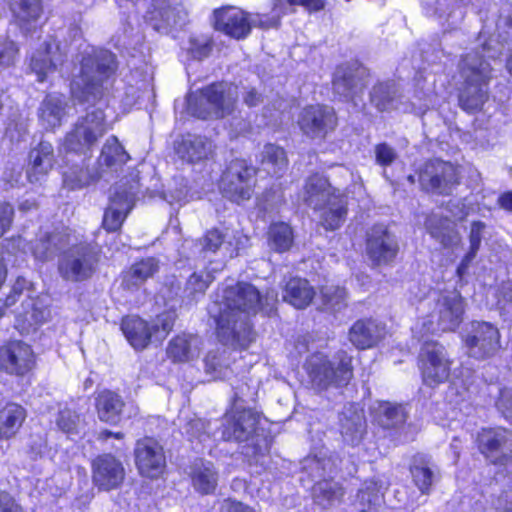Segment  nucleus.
Wrapping results in <instances>:
<instances>
[{"instance_id": "nucleus-1", "label": "nucleus", "mask_w": 512, "mask_h": 512, "mask_svg": "<svg viewBox=\"0 0 512 512\" xmlns=\"http://www.w3.org/2000/svg\"><path fill=\"white\" fill-rule=\"evenodd\" d=\"M117 70L115 55L102 48L89 47L83 51L80 73L71 83V93L79 103L98 104L88 109L64 141L68 152L87 155L93 146L109 130L105 120L101 98L108 89Z\"/></svg>"}, {"instance_id": "nucleus-2", "label": "nucleus", "mask_w": 512, "mask_h": 512, "mask_svg": "<svg viewBox=\"0 0 512 512\" xmlns=\"http://www.w3.org/2000/svg\"><path fill=\"white\" fill-rule=\"evenodd\" d=\"M275 297L263 298L255 286L245 282L223 288L208 307L219 340L225 345L246 348L254 339L250 317L264 309V301L268 304Z\"/></svg>"}, {"instance_id": "nucleus-3", "label": "nucleus", "mask_w": 512, "mask_h": 512, "mask_svg": "<svg viewBox=\"0 0 512 512\" xmlns=\"http://www.w3.org/2000/svg\"><path fill=\"white\" fill-rule=\"evenodd\" d=\"M259 414L251 409L235 406L223 418L221 437L226 441L251 442L243 451L251 463L265 467L270 444L266 436L258 433Z\"/></svg>"}, {"instance_id": "nucleus-4", "label": "nucleus", "mask_w": 512, "mask_h": 512, "mask_svg": "<svg viewBox=\"0 0 512 512\" xmlns=\"http://www.w3.org/2000/svg\"><path fill=\"white\" fill-rule=\"evenodd\" d=\"M491 66L478 52L466 55L460 64L464 80L459 94L461 108L469 113L480 111L489 99Z\"/></svg>"}, {"instance_id": "nucleus-5", "label": "nucleus", "mask_w": 512, "mask_h": 512, "mask_svg": "<svg viewBox=\"0 0 512 512\" xmlns=\"http://www.w3.org/2000/svg\"><path fill=\"white\" fill-rule=\"evenodd\" d=\"M238 87L232 83H212L187 97L188 112L200 119H221L233 113Z\"/></svg>"}, {"instance_id": "nucleus-6", "label": "nucleus", "mask_w": 512, "mask_h": 512, "mask_svg": "<svg viewBox=\"0 0 512 512\" xmlns=\"http://www.w3.org/2000/svg\"><path fill=\"white\" fill-rule=\"evenodd\" d=\"M305 370L312 387L319 391L347 385L353 377L352 358L345 351L337 352L333 359L314 353L306 360Z\"/></svg>"}, {"instance_id": "nucleus-7", "label": "nucleus", "mask_w": 512, "mask_h": 512, "mask_svg": "<svg viewBox=\"0 0 512 512\" xmlns=\"http://www.w3.org/2000/svg\"><path fill=\"white\" fill-rule=\"evenodd\" d=\"M176 314L167 311L159 314L151 322L137 316L122 319L121 330L130 345L136 350H143L152 341L161 342L173 329Z\"/></svg>"}, {"instance_id": "nucleus-8", "label": "nucleus", "mask_w": 512, "mask_h": 512, "mask_svg": "<svg viewBox=\"0 0 512 512\" xmlns=\"http://www.w3.org/2000/svg\"><path fill=\"white\" fill-rule=\"evenodd\" d=\"M98 261V253L91 244L72 245L60 256L58 272L68 282L86 281L96 272Z\"/></svg>"}, {"instance_id": "nucleus-9", "label": "nucleus", "mask_w": 512, "mask_h": 512, "mask_svg": "<svg viewBox=\"0 0 512 512\" xmlns=\"http://www.w3.org/2000/svg\"><path fill=\"white\" fill-rule=\"evenodd\" d=\"M255 175V168L246 160L231 161L220 181L223 196L238 204L249 200L255 186Z\"/></svg>"}, {"instance_id": "nucleus-10", "label": "nucleus", "mask_w": 512, "mask_h": 512, "mask_svg": "<svg viewBox=\"0 0 512 512\" xmlns=\"http://www.w3.org/2000/svg\"><path fill=\"white\" fill-rule=\"evenodd\" d=\"M76 237L68 228L53 233L41 232L34 242H27L22 236L14 240L17 247L24 253L30 251L32 255L41 261L48 260L65 245H70Z\"/></svg>"}, {"instance_id": "nucleus-11", "label": "nucleus", "mask_w": 512, "mask_h": 512, "mask_svg": "<svg viewBox=\"0 0 512 512\" xmlns=\"http://www.w3.org/2000/svg\"><path fill=\"white\" fill-rule=\"evenodd\" d=\"M298 125L303 134L312 139H323L337 125V118L332 108L311 105L302 109L298 116Z\"/></svg>"}, {"instance_id": "nucleus-12", "label": "nucleus", "mask_w": 512, "mask_h": 512, "mask_svg": "<svg viewBox=\"0 0 512 512\" xmlns=\"http://www.w3.org/2000/svg\"><path fill=\"white\" fill-rule=\"evenodd\" d=\"M215 28L235 39L250 34L252 26L259 27L256 14H248L240 8L228 6L214 11Z\"/></svg>"}, {"instance_id": "nucleus-13", "label": "nucleus", "mask_w": 512, "mask_h": 512, "mask_svg": "<svg viewBox=\"0 0 512 512\" xmlns=\"http://www.w3.org/2000/svg\"><path fill=\"white\" fill-rule=\"evenodd\" d=\"M67 46L54 37H49L40 48L33 53L30 60V69L37 75L39 82H43L47 75L58 69L67 59Z\"/></svg>"}, {"instance_id": "nucleus-14", "label": "nucleus", "mask_w": 512, "mask_h": 512, "mask_svg": "<svg viewBox=\"0 0 512 512\" xmlns=\"http://www.w3.org/2000/svg\"><path fill=\"white\" fill-rule=\"evenodd\" d=\"M35 366L32 348L22 341H12L0 347V370L11 375L23 376Z\"/></svg>"}, {"instance_id": "nucleus-15", "label": "nucleus", "mask_w": 512, "mask_h": 512, "mask_svg": "<svg viewBox=\"0 0 512 512\" xmlns=\"http://www.w3.org/2000/svg\"><path fill=\"white\" fill-rule=\"evenodd\" d=\"M465 344L470 356L477 359L490 357L500 348L499 331L486 322L473 323L471 334L465 337Z\"/></svg>"}, {"instance_id": "nucleus-16", "label": "nucleus", "mask_w": 512, "mask_h": 512, "mask_svg": "<svg viewBox=\"0 0 512 512\" xmlns=\"http://www.w3.org/2000/svg\"><path fill=\"white\" fill-rule=\"evenodd\" d=\"M153 7L151 20L158 32L167 33L187 23L188 10L182 0H153Z\"/></svg>"}, {"instance_id": "nucleus-17", "label": "nucleus", "mask_w": 512, "mask_h": 512, "mask_svg": "<svg viewBox=\"0 0 512 512\" xmlns=\"http://www.w3.org/2000/svg\"><path fill=\"white\" fill-rule=\"evenodd\" d=\"M135 462L142 475L158 477L166 465L162 446L152 438L138 440L135 447Z\"/></svg>"}, {"instance_id": "nucleus-18", "label": "nucleus", "mask_w": 512, "mask_h": 512, "mask_svg": "<svg viewBox=\"0 0 512 512\" xmlns=\"http://www.w3.org/2000/svg\"><path fill=\"white\" fill-rule=\"evenodd\" d=\"M125 470L120 460L111 454H103L92 461V480L100 490L117 488L124 480Z\"/></svg>"}, {"instance_id": "nucleus-19", "label": "nucleus", "mask_w": 512, "mask_h": 512, "mask_svg": "<svg viewBox=\"0 0 512 512\" xmlns=\"http://www.w3.org/2000/svg\"><path fill=\"white\" fill-rule=\"evenodd\" d=\"M366 250L374 263L386 264L395 258L398 246L396 239L384 225H375L367 235Z\"/></svg>"}, {"instance_id": "nucleus-20", "label": "nucleus", "mask_w": 512, "mask_h": 512, "mask_svg": "<svg viewBox=\"0 0 512 512\" xmlns=\"http://www.w3.org/2000/svg\"><path fill=\"white\" fill-rule=\"evenodd\" d=\"M134 204V193L127 189L115 187L111 193L110 203L105 210L102 225L107 231H117L123 224Z\"/></svg>"}, {"instance_id": "nucleus-21", "label": "nucleus", "mask_w": 512, "mask_h": 512, "mask_svg": "<svg viewBox=\"0 0 512 512\" xmlns=\"http://www.w3.org/2000/svg\"><path fill=\"white\" fill-rule=\"evenodd\" d=\"M442 346L427 343L421 350L420 361L423 380L428 385H434L448 378L447 364L443 361Z\"/></svg>"}, {"instance_id": "nucleus-22", "label": "nucleus", "mask_w": 512, "mask_h": 512, "mask_svg": "<svg viewBox=\"0 0 512 512\" xmlns=\"http://www.w3.org/2000/svg\"><path fill=\"white\" fill-rule=\"evenodd\" d=\"M480 452L493 464L512 448V434L505 429H485L478 435Z\"/></svg>"}, {"instance_id": "nucleus-23", "label": "nucleus", "mask_w": 512, "mask_h": 512, "mask_svg": "<svg viewBox=\"0 0 512 512\" xmlns=\"http://www.w3.org/2000/svg\"><path fill=\"white\" fill-rule=\"evenodd\" d=\"M339 422L343 442L352 447L358 446L366 433V420L363 411L350 405L341 413Z\"/></svg>"}, {"instance_id": "nucleus-24", "label": "nucleus", "mask_w": 512, "mask_h": 512, "mask_svg": "<svg viewBox=\"0 0 512 512\" xmlns=\"http://www.w3.org/2000/svg\"><path fill=\"white\" fill-rule=\"evenodd\" d=\"M338 193L340 192L333 188L325 177L315 174L307 179L302 198L308 206L317 211L333 201Z\"/></svg>"}, {"instance_id": "nucleus-25", "label": "nucleus", "mask_w": 512, "mask_h": 512, "mask_svg": "<svg viewBox=\"0 0 512 512\" xmlns=\"http://www.w3.org/2000/svg\"><path fill=\"white\" fill-rule=\"evenodd\" d=\"M386 333V327L381 322L364 319L353 324L349 331V339L358 349H368L378 344Z\"/></svg>"}, {"instance_id": "nucleus-26", "label": "nucleus", "mask_w": 512, "mask_h": 512, "mask_svg": "<svg viewBox=\"0 0 512 512\" xmlns=\"http://www.w3.org/2000/svg\"><path fill=\"white\" fill-rule=\"evenodd\" d=\"M176 153L187 163H200L210 159L214 153L213 142L200 135H187L178 143Z\"/></svg>"}, {"instance_id": "nucleus-27", "label": "nucleus", "mask_w": 512, "mask_h": 512, "mask_svg": "<svg viewBox=\"0 0 512 512\" xmlns=\"http://www.w3.org/2000/svg\"><path fill=\"white\" fill-rule=\"evenodd\" d=\"M202 346L201 339L193 334L182 333L173 337L167 346L166 353L173 362H188L197 358Z\"/></svg>"}, {"instance_id": "nucleus-28", "label": "nucleus", "mask_w": 512, "mask_h": 512, "mask_svg": "<svg viewBox=\"0 0 512 512\" xmlns=\"http://www.w3.org/2000/svg\"><path fill=\"white\" fill-rule=\"evenodd\" d=\"M447 164L439 159L426 162L419 171V183L423 190L443 194L447 185Z\"/></svg>"}, {"instance_id": "nucleus-29", "label": "nucleus", "mask_w": 512, "mask_h": 512, "mask_svg": "<svg viewBox=\"0 0 512 512\" xmlns=\"http://www.w3.org/2000/svg\"><path fill=\"white\" fill-rule=\"evenodd\" d=\"M54 152L51 143L41 141L29 153V168L27 171L30 182H38L53 167Z\"/></svg>"}, {"instance_id": "nucleus-30", "label": "nucleus", "mask_w": 512, "mask_h": 512, "mask_svg": "<svg viewBox=\"0 0 512 512\" xmlns=\"http://www.w3.org/2000/svg\"><path fill=\"white\" fill-rule=\"evenodd\" d=\"M159 270V261L154 257L143 258L123 273L122 285L129 290L138 289Z\"/></svg>"}, {"instance_id": "nucleus-31", "label": "nucleus", "mask_w": 512, "mask_h": 512, "mask_svg": "<svg viewBox=\"0 0 512 512\" xmlns=\"http://www.w3.org/2000/svg\"><path fill=\"white\" fill-rule=\"evenodd\" d=\"M10 10L16 23L25 31L35 27L43 13L41 0H12Z\"/></svg>"}, {"instance_id": "nucleus-32", "label": "nucleus", "mask_w": 512, "mask_h": 512, "mask_svg": "<svg viewBox=\"0 0 512 512\" xmlns=\"http://www.w3.org/2000/svg\"><path fill=\"white\" fill-rule=\"evenodd\" d=\"M66 98L62 94L46 96L39 108V119L45 129H53L61 125L66 115Z\"/></svg>"}, {"instance_id": "nucleus-33", "label": "nucleus", "mask_w": 512, "mask_h": 512, "mask_svg": "<svg viewBox=\"0 0 512 512\" xmlns=\"http://www.w3.org/2000/svg\"><path fill=\"white\" fill-rule=\"evenodd\" d=\"M315 296L314 288L306 279L292 278L284 289L283 299L297 309L306 308Z\"/></svg>"}, {"instance_id": "nucleus-34", "label": "nucleus", "mask_w": 512, "mask_h": 512, "mask_svg": "<svg viewBox=\"0 0 512 512\" xmlns=\"http://www.w3.org/2000/svg\"><path fill=\"white\" fill-rule=\"evenodd\" d=\"M288 161L285 151L274 144H266L260 153L259 169L272 177H280L287 169Z\"/></svg>"}, {"instance_id": "nucleus-35", "label": "nucleus", "mask_w": 512, "mask_h": 512, "mask_svg": "<svg viewBox=\"0 0 512 512\" xmlns=\"http://www.w3.org/2000/svg\"><path fill=\"white\" fill-rule=\"evenodd\" d=\"M123 407L124 402L122 398L112 391H103L96 399L99 419L110 424H117L120 421Z\"/></svg>"}, {"instance_id": "nucleus-36", "label": "nucleus", "mask_w": 512, "mask_h": 512, "mask_svg": "<svg viewBox=\"0 0 512 512\" xmlns=\"http://www.w3.org/2000/svg\"><path fill=\"white\" fill-rule=\"evenodd\" d=\"M191 478L194 488L202 493H212L217 486V473L211 462L197 460L191 468Z\"/></svg>"}, {"instance_id": "nucleus-37", "label": "nucleus", "mask_w": 512, "mask_h": 512, "mask_svg": "<svg viewBox=\"0 0 512 512\" xmlns=\"http://www.w3.org/2000/svg\"><path fill=\"white\" fill-rule=\"evenodd\" d=\"M346 197L338 193L334 200L329 202L324 208L318 209L319 218L322 226L327 230L338 229L345 221L347 214Z\"/></svg>"}, {"instance_id": "nucleus-38", "label": "nucleus", "mask_w": 512, "mask_h": 512, "mask_svg": "<svg viewBox=\"0 0 512 512\" xmlns=\"http://www.w3.org/2000/svg\"><path fill=\"white\" fill-rule=\"evenodd\" d=\"M374 420L385 429L398 428L406 421V412L402 405L379 402L373 407Z\"/></svg>"}, {"instance_id": "nucleus-39", "label": "nucleus", "mask_w": 512, "mask_h": 512, "mask_svg": "<svg viewBox=\"0 0 512 512\" xmlns=\"http://www.w3.org/2000/svg\"><path fill=\"white\" fill-rule=\"evenodd\" d=\"M204 365L206 374L212 379L227 378L232 373L230 352L226 348L209 351Z\"/></svg>"}, {"instance_id": "nucleus-40", "label": "nucleus", "mask_w": 512, "mask_h": 512, "mask_svg": "<svg viewBox=\"0 0 512 512\" xmlns=\"http://www.w3.org/2000/svg\"><path fill=\"white\" fill-rule=\"evenodd\" d=\"M401 94L394 83H380L373 87L371 101L380 111L399 109Z\"/></svg>"}, {"instance_id": "nucleus-41", "label": "nucleus", "mask_w": 512, "mask_h": 512, "mask_svg": "<svg viewBox=\"0 0 512 512\" xmlns=\"http://www.w3.org/2000/svg\"><path fill=\"white\" fill-rule=\"evenodd\" d=\"M26 418L24 408L18 404H7L0 410V438H10L21 427Z\"/></svg>"}, {"instance_id": "nucleus-42", "label": "nucleus", "mask_w": 512, "mask_h": 512, "mask_svg": "<svg viewBox=\"0 0 512 512\" xmlns=\"http://www.w3.org/2000/svg\"><path fill=\"white\" fill-rule=\"evenodd\" d=\"M129 159V154L119 143L118 138L110 136L102 148L98 162L101 166L113 168L124 165Z\"/></svg>"}, {"instance_id": "nucleus-43", "label": "nucleus", "mask_w": 512, "mask_h": 512, "mask_svg": "<svg viewBox=\"0 0 512 512\" xmlns=\"http://www.w3.org/2000/svg\"><path fill=\"white\" fill-rule=\"evenodd\" d=\"M362 89L352 70L339 67L334 75L333 90L345 99H352Z\"/></svg>"}, {"instance_id": "nucleus-44", "label": "nucleus", "mask_w": 512, "mask_h": 512, "mask_svg": "<svg viewBox=\"0 0 512 512\" xmlns=\"http://www.w3.org/2000/svg\"><path fill=\"white\" fill-rule=\"evenodd\" d=\"M303 469L313 478L331 477L337 471L336 460L331 456H308L303 461Z\"/></svg>"}, {"instance_id": "nucleus-45", "label": "nucleus", "mask_w": 512, "mask_h": 512, "mask_svg": "<svg viewBox=\"0 0 512 512\" xmlns=\"http://www.w3.org/2000/svg\"><path fill=\"white\" fill-rule=\"evenodd\" d=\"M485 228V223L481 221H474L471 224V229L469 232V251L466 253V255L464 256L460 265L457 268V275L460 279H462L463 276L467 273L471 262L477 255L482 240V234Z\"/></svg>"}, {"instance_id": "nucleus-46", "label": "nucleus", "mask_w": 512, "mask_h": 512, "mask_svg": "<svg viewBox=\"0 0 512 512\" xmlns=\"http://www.w3.org/2000/svg\"><path fill=\"white\" fill-rule=\"evenodd\" d=\"M342 495V489L336 483L326 479L319 480L313 487L314 500L323 508L333 505Z\"/></svg>"}, {"instance_id": "nucleus-47", "label": "nucleus", "mask_w": 512, "mask_h": 512, "mask_svg": "<svg viewBox=\"0 0 512 512\" xmlns=\"http://www.w3.org/2000/svg\"><path fill=\"white\" fill-rule=\"evenodd\" d=\"M214 276L211 271L201 270L193 272L186 281L184 294L191 300H196L198 296H203L213 282Z\"/></svg>"}, {"instance_id": "nucleus-48", "label": "nucleus", "mask_w": 512, "mask_h": 512, "mask_svg": "<svg viewBox=\"0 0 512 512\" xmlns=\"http://www.w3.org/2000/svg\"><path fill=\"white\" fill-rule=\"evenodd\" d=\"M227 237L228 234L219 229L209 230L200 240L201 252L206 257L209 253L226 250L229 252V257H232L231 242L227 240Z\"/></svg>"}, {"instance_id": "nucleus-49", "label": "nucleus", "mask_w": 512, "mask_h": 512, "mask_svg": "<svg viewBox=\"0 0 512 512\" xmlns=\"http://www.w3.org/2000/svg\"><path fill=\"white\" fill-rule=\"evenodd\" d=\"M293 243V232L286 223H275L269 229V245L277 252H284L290 249Z\"/></svg>"}, {"instance_id": "nucleus-50", "label": "nucleus", "mask_w": 512, "mask_h": 512, "mask_svg": "<svg viewBox=\"0 0 512 512\" xmlns=\"http://www.w3.org/2000/svg\"><path fill=\"white\" fill-rule=\"evenodd\" d=\"M411 473L415 484L422 492H426L434 481L432 465L424 456L415 457Z\"/></svg>"}, {"instance_id": "nucleus-51", "label": "nucleus", "mask_w": 512, "mask_h": 512, "mask_svg": "<svg viewBox=\"0 0 512 512\" xmlns=\"http://www.w3.org/2000/svg\"><path fill=\"white\" fill-rule=\"evenodd\" d=\"M293 5L289 0H272L271 15L256 14L259 28H277L280 25L281 18L288 13Z\"/></svg>"}, {"instance_id": "nucleus-52", "label": "nucleus", "mask_w": 512, "mask_h": 512, "mask_svg": "<svg viewBox=\"0 0 512 512\" xmlns=\"http://www.w3.org/2000/svg\"><path fill=\"white\" fill-rule=\"evenodd\" d=\"M347 292L343 287L325 286L321 289V299L324 309L341 310L346 306Z\"/></svg>"}, {"instance_id": "nucleus-53", "label": "nucleus", "mask_w": 512, "mask_h": 512, "mask_svg": "<svg viewBox=\"0 0 512 512\" xmlns=\"http://www.w3.org/2000/svg\"><path fill=\"white\" fill-rule=\"evenodd\" d=\"M99 177L98 172L90 173L87 169H75L64 172V183L71 189L82 188L96 181Z\"/></svg>"}, {"instance_id": "nucleus-54", "label": "nucleus", "mask_w": 512, "mask_h": 512, "mask_svg": "<svg viewBox=\"0 0 512 512\" xmlns=\"http://www.w3.org/2000/svg\"><path fill=\"white\" fill-rule=\"evenodd\" d=\"M56 424L66 434H77L81 427V418L73 410L64 408L59 411Z\"/></svg>"}, {"instance_id": "nucleus-55", "label": "nucleus", "mask_w": 512, "mask_h": 512, "mask_svg": "<svg viewBox=\"0 0 512 512\" xmlns=\"http://www.w3.org/2000/svg\"><path fill=\"white\" fill-rule=\"evenodd\" d=\"M426 228L434 239L439 241L444 247L446 246L447 240V218L439 215L438 213H432L426 220Z\"/></svg>"}, {"instance_id": "nucleus-56", "label": "nucleus", "mask_w": 512, "mask_h": 512, "mask_svg": "<svg viewBox=\"0 0 512 512\" xmlns=\"http://www.w3.org/2000/svg\"><path fill=\"white\" fill-rule=\"evenodd\" d=\"M496 27L499 37L503 41H507L512 37V5L505 4L501 8Z\"/></svg>"}, {"instance_id": "nucleus-57", "label": "nucleus", "mask_w": 512, "mask_h": 512, "mask_svg": "<svg viewBox=\"0 0 512 512\" xmlns=\"http://www.w3.org/2000/svg\"><path fill=\"white\" fill-rule=\"evenodd\" d=\"M18 47L12 40L0 36V66L9 67L14 64L18 55Z\"/></svg>"}, {"instance_id": "nucleus-58", "label": "nucleus", "mask_w": 512, "mask_h": 512, "mask_svg": "<svg viewBox=\"0 0 512 512\" xmlns=\"http://www.w3.org/2000/svg\"><path fill=\"white\" fill-rule=\"evenodd\" d=\"M376 163L381 166L391 165L397 158V153L393 147L386 143H381L374 148Z\"/></svg>"}, {"instance_id": "nucleus-59", "label": "nucleus", "mask_w": 512, "mask_h": 512, "mask_svg": "<svg viewBox=\"0 0 512 512\" xmlns=\"http://www.w3.org/2000/svg\"><path fill=\"white\" fill-rule=\"evenodd\" d=\"M497 406L504 417L512 421V388L501 391Z\"/></svg>"}, {"instance_id": "nucleus-60", "label": "nucleus", "mask_w": 512, "mask_h": 512, "mask_svg": "<svg viewBox=\"0 0 512 512\" xmlns=\"http://www.w3.org/2000/svg\"><path fill=\"white\" fill-rule=\"evenodd\" d=\"M207 423L199 418H194L187 422L185 425V433L190 437L199 438L201 441L202 437L206 434Z\"/></svg>"}, {"instance_id": "nucleus-61", "label": "nucleus", "mask_w": 512, "mask_h": 512, "mask_svg": "<svg viewBox=\"0 0 512 512\" xmlns=\"http://www.w3.org/2000/svg\"><path fill=\"white\" fill-rule=\"evenodd\" d=\"M14 209L10 204H0V238L10 228L13 220Z\"/></svg>"}, {"instance_id": "nucleus-62", "label": "nucleus", "mask_w": 512, "mask_h": 512, "mask_svg": "<svg viewBox=\"0 0 512 512\" xmlns=\"http://www.w3.org/2000/svg\"><path fill=\"white\" fill-rule=\"evenodd\" d=\"M211 44L208 41L199 42L196 40L191 41L190 53L195 59H202L209 55L211 52Z\"/></svg>"}, {"instance_id": "nucleus-63", "label": "nucleus", "mask_w": 512, "mask_h": 512, "mask_svg": "<svg viewBox=\"0 0 512 512\" xmlns=\"http://www.w3.org/2000/svg\"><path fill=\"white\" fill-rule=\"evenodd\" d=\"M0 499V512H24L10 495H3Z\"/></svg>"}, {"instance_id": "nucleus-64", "label": "nucleus", "mask_w": 512, "mask_h": 512, "mask_svg": "<svg viewBox=\"0 0 512 512\" xmlns=\"http://www.w3.org/2000/svg\"><path fill=\"white\" fill-rule=\"evenodd\" d=\"M223 512H255L252 508L241 502L228 500L223 505Z\"/></svg>"}]
</instances>
